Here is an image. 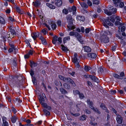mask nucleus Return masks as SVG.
<instances>
[{
  "mask_svg": "<svg viewBox=\"0 0 126 126\" xmlns=\"http://www.w3.org/2000/svg\"><path fill=\"white\" fill-rule=\"evenodd\" d=\"M73 92L75 95H76L77 94H79L80 93V92L78 90H73Z\"/></svg>",
  "mask_w": 126,
  "mask_h": 126,
  "instance_id": "nucleus-47",
  "label": "nucleus"
},
{
  "mask_svg": "<svg viewBox=\"0 0 126 126\" xmlns=\"http://www.w3.org/2000/svg\"><path fill=\"white\" fill-rule=\"evenodd\" d=\"M122 118L121 116H117L116 118V120L118 123L120 124H121L122 123Z\"/></svg>",
  "mask_w": 126,
  "mask_h": 126,
  "instance_id": "nucleus-13",
  "label": "nucleus"
},
{
  "mask_svg": "<svg viewBox=\"0 0 126 126\" xmlns=\"http://www.w3.org/2000/svg\"><path fill=\"white\" fill-rule=\"evenodd\" d=\"M75 63V65L76 67H80V65L78 61L74 62Z\"/></svg>",
  "mask_w": 126,
  "mask_h": 126,
  "instance_id": "nucleus-53",
  "label": "nucleus"
},
{
  "mask_svg": "<svg viewBox=\"0 0 126 126\" xmlns=\"http://www.w3.org/2000/svg\"><path fill=\"white\" fill-rule=\"evenodd\" d=\"M34 6L35 7H37L39 6L41 4V3L40 1L36 0L35 2H33Z\"/></svg>",
  "mask_w": 126,
  "mask_h": 126,
  "instance_id": "nucleus-14",
  "label": "nucleus"
},
{
  "mask_svg": "<svg viewBox=\"0 0 126 126\" xmlns=\"http://www.w3.org/2000/svg\"><path fill=\"white\" fill-rule=\"evenodd\" d=\"M84 51L87 52H90L91 50V48L89 46H85L83 47Z\"/></svg>",
  "mask_w": 126,
  "mask_h": 126,
  "instance_id": "nucleus-16",
  "label": "nucleus"
},
{
  "mask_svg": "<svg viewBox=\"0 0 126 126\" xmlns=\"http://www.w3.org/2000/svg\"><path fill=\"white\" fill-rule=\"evenodd\" d=\"M62 12L63 13L65 14H67L68 13V10L66 9H63L62 11Z\"/></svg>",
  "mask_w": 126,
  "mask_h": 126,
  "instance_id": "nucleus-45",
  "label": "nucleus"
},
{
  "mask_svg": "<svg viewBox=\"0 0 126 126\" xmlns=\"http://www.w3.org/2000/svg\"><path fill=\"white\" fill-rule=\"evenodd\" d=\"M16 34V32L15 30L12 29H11L10 31L7 33L6 36L7 38L12 39V38L14 37Z\"/></svg>",
  "mask_w": 126,
  "mask_h": 126,
  "instance_id": "nucleus-4",
  "label": "nucleus"
},
{
  "mask_svg": "<svg viewBox=\"0 0 126 126\" xmlns=\"http://www.w3.org/2000/svg\"><path fill=\"white\" fill-rule=\"evenodd\" d=\"M16 58H15L13 60V63H12V65L13 67L16 66Z\"/></svg>",
  "mask_w": 126,
  "mask_h": 126,
  "instance_id": "nucleus-29",
  "label": "nucleus"
},
{
  "mask_svg": "<svg viewBox=\"0 0 126 126\" xmlns=\"http://www.w3.org/2000/svg\"><path fill=\"white\" fill-rule=\"evenodd\" d=\"M91 30V29L89 28H86V29L85 31V32L86 33H88Z\"/></svg>",
  "mask_w": 126,
  "mask_h": 126,
  "instance_id": "nucleus-59",
  "label": "nucleus"
},
{
  "mask_svg": "<svg viewBox=\"0 0 126 126\" xmlns=\"http://www.w3.org/2000/svg\"><path fill=\"white\" fill-rule=\"evenodd\" d=\"M78 61L77 59V58L74 57L73 58V63L76 62Z\"/></svg>",
  "mask_w": 126,
  "mask_h": 126,
  "instance_id": "nucleus-55",
  "label": "nucleus"
},
{
  "mask_svg": "<svg viewBox=\"0 0 126 126\" xmlns=\"http://www.w3.org/2000/svg\"><path fill=\"white\" fill-rule=\"evenodd\" d=\"M70 39V37L69 36H67L64 38L63 42L64 44H65L66 42V41H69Z\"/></svg>",
  "mask_w": 126,
  "mask_h": 126,
  "instance_id": "nucleus-33",
  "label": "nucleus"
},
{
  "mask_svg": "<svg viewBox=\"0 0 126 126\" xmlns=\"http://www.w3.org/2000/svg\"><path fill=\"white\" fill-rule=\"evenodd\" d=\"M115 6L117 7L119 6L121 8L123 7L124 5V3L121 2L120 0H112Z\"/></svg>",
  "mask_w": 126,
  "mask_h": 126,
  "instance_id": "nucleus-5",
  "label": "nucleus"
},
{
  "mask_svg": "<svg viewBox=\"0 0 126 126\" xmlns=\"http://www.w3.org/2000/svg\"><path fill=\"white\" fill-rule=\"evenodd\" d=\"M0 22L2 24H4L5 21L3 18L1 16H0Z\"/></svg>",
  "mask_w": 126,
  "mask_h": 126,
  "instance_id": "nucleus-43",
  "label": "nucleus"
},
{
  "mask_svg": "<svg viewBox=\"0 0 126 126\" xmlns=\"http://www.w3.org/2000/svg\"><path fill=\"white\" fill-rule=\"evenodd\" d=\"M57 36H55L53 37V39L52 40V42L53 44H55L56 43V42L57 41Z\"/></svg>",
  "mask_w": 126,
  "mask_h": 126,
  "instance_id": "nucleus-28",
  "label": "nucleus"
},
{
  "mask_svg": "<svg viewBox=\"0 0 126 126\" xmlns=\"http://www.w3.org/2000/svg\"><path fill=\"white\" fill-rule=\"evenodd\" d=\"M113 76L115 77L118 79H123V78H122L121 77H120L119 75L116 74H113Z\"/></svg>",
  "mask_w": 126,
  "mask_h": 126,
  "instance_id": "nucleus-42",
  "label": "nucleus"
},
{
  "mask_svg": "<svg viewBox=\"0 0 126 126\" xmlns=\"http://www.w3.org/2000/svg\"><path fill=\"white\" fill-rule=\"evenodd\" d=\"M32 81L34 84H35L36 83V80L35 78H33L32 79Z\"/></svg>",
  "mask_w": 126,
  "mask_h": 126,
  "instance_id": "nucleus-63",
  "label": "nucleus"
},
{
  "mask_svg": "<svg viewBox=\"0 0 126 126\" xmlns=\"http://www.w3.org/2000/svg\"><path fill=\"white\" fill-rule=\"evenodd\" d=\"M48 24L51 25V28L53 30L55 29L56 27V24L54 23H53L51 21H50Z\"/></svg>",
  "mask_w": 126,
  "mask_h": 126,
  "instance_id": "nucleus-19",
  "label": "nucleus"
},
{
  "mask_svg": "<svg viewBox=\"0 0 126 126\" xmlns=\"http://www.w3.org/2000/svg\"><path fill=\"white\" fill-rule=\"evenodd\" d=\"M34 40L37 38L39 35V33L38 32L33 33L31 34Z\"/></svg>",
  "mask_w": 126,
  "mask_h": 126,
  "instance_id": "nucleus-12",
  "label": "nucleus"
},
{
  "mask_svg": "<svg viewBox=\"0 0 126 126\" xmlns=\"http://www.w3.org/2000/svg\"><path fill=\"white\" fill-rule=\"evenodd\" d=\"M64 87L66 89H68L70 88V86L69 85L66 83H65L63 84Z\"/></svg>",
  "mask_w": 126,
  "mask_h": 126,
  "instance_id": "nucleus-30",
  "label": "nucleus"
},
{
  "mask_svg": "<svg viewBox=\"0 0 126 126\" xmlns=\"http://www.w3.org/2000/svg\"><path fill=\"white\" fill-rule=\"evenodd\" d=\"M41 104L42 105L43 107H44L45 108L47 106V104L46 103H44V102H43Z\"/></svg>",
  "mask_w": 126,
  "mask_h": 126,
  "instance_id": "nucleus-61",
  "label": "nucleus"
},
{
  "mask_svg": "<svg viewBox=\"0 0 126 126\" xmlns=\"http://www.w3.org/2000/svg\"><path fill=\"white\" fill-rule=\"evenodd\" d=\"M40 98L39 99V100L40 104L44 102H45V99L43 96H40Z\"/></svg>",
  "mask_w": 126,
  "mask_h": 126,
  "instance_id": "nucleus-38",
  "label": "nucleus"
},
{
  "mask_svg": "<svg viewBox=\"0 0 126 126\" xmlns=\"http://www.w3.org/2000/svg\"><path fill=\"white\" fill-rule=\"evenodd\" d=\"M17 119V117L16 116H12L11 118V120L13 123H14L16 122Z\"/></svg>",
  "mask_w": 126,
  "mask_h": 126,
  "instance_id": "nucleus-24",
  "label": "nucleus"
},
{
  "mask_svg": "<svg viewBox=\"0 0 126 126\" xmlns=\"http://www.w3.org/2000/svg\"><path fill=\"white\" fill-rule=\"evenodd\" d=\"M103 71V70L101 67H100L98 68V72L102 73Z\"/></svg>",
  "mask_w": 126,
  "mask_h": 126,
  "instance_id": "nucleus-56",
  "label": "nucleus"
},
{
  "mask_svg": "<svg viewBox=\"0 0 126 126\" xmlns=\"http://www.w3.org/2000/svg\"><path fill=\"white\" fill-rule=\"evenodd\" d=\"M84 69L86 71L88 72L91 69V68L88 66L86 65L85 66Z\"/></svg>",
  "mask_w": 126,
  "mask_h": 126,
  "instance_id": "nucleus-34",
  "label": "nucleus"
},
{
  "mask_svg": "<svg viewBox=\"0 0 126 126\" xmlns=\"http://www.w3.org/2000/svg\"><path fill=\"white\" fill-rule=\"evenodd\" d=\"M104 12L105 14L108 15H111V13L110 12V10L109 11L108 10H104Z\"/></svg>",
  "mask_w": 126,
  "mask_h": 126,
  "instance_id": "nucleus-37",
  "label": "nucleus"
},
{
  "mask_svg": "<svg viewBox=\"0 0 126 126\" xmlns=\"http://www.w3.org/2000/svg\"><path fill=\"white\" fill-rule=\"evenodd\" d=\"M65 81L66 82L70 83L72 84L73 86H75V84L74 81L70 78H65Z\"/></svg>",
  "mask_w": 126,
  "mask_h": 126,
  "instance_id": "nucleus-10",
  "label": "nucleus"
},
{
  "mask_svg": "<svg viewBox=\"0 0 126 126\" xmlns=\"http://www.w3.org/2000/svg\"><path fill=\"white\" fill-rule=\"evenodd\" d=\"M45 114L47 115H49L50 114L48 110H47L46 109H44L43 110Z\"/></svg>",
  "mask_w": 126,
  "mask_h": 126,
  "instance_id": "nucleus-41",
  "label": "nucleus"
},
{
  "mask_svg": "<svg viewBox=\"0 0 126 126\" xmlns=\"http://www.w3.org/2000/svg\"><path fill=\"white\" fill-rule=\"evenodd\" d=\"M59 78L61 80H63V81H65V78L63 76L61 75H59Z\"/></svg>",
  "mask_w": 126,
  "mask_h": 126,
  "instance_id": "nucleus-51",
  "label": "nucleus"
},
{
  "mask_svg": "<svg viewBox=\"0 0 126 126\" xmlns=\"http://www.w3.org/2000/svg\"><path fill=\"white\" fill-rule=\"evenodd\" d=\"M9 45L11 48L13 49L14 50H15L16 49V48L15 47L13 43L12 42H9Z\"/></svg>",
  "mask_w": 126,
  "mask_h": 126,
  "instance_id": "nucleus-27",
  "label": "nucleus"
},
{
  "mask_svg": "<svg viewBox=\"0 0 126 126\" xmlns=\"http://www.w3.org/2000/svg\"><path fill=\"white\" fill-rule=\"evenodd\" d=\"M108 18V20L112 22H114L115 21V18L113 17L112 16L109 17Z\"/></svg>",
  "mask_w": 126,
  "mask_h": 126,
  "instance_id": "nucleus-40",
  "label": "nucleus"
},
{
  "mask_svg": "<svg viewBox=\"0 0 126 126\" xmlns=\"http://www.w3.org/2000/svg\"><path fill=\"white\" fill-rule=\"evenodd\" d=\"M88 57L92 58H95L96 57V55L95 53H88L87 55Z\"/></svg>",
  "mask_w": 126,
  "mask_h": 126,
  "instance_id": "nucleus-17",
  "label": "nucleus"
},
{
  "mask_svg": "<svg viewBox=\"0 0 126 126\" xmlns=\"http://www.w3.org/2000/svg\"><path fill=\"white\" fill-rule=\"evenodd\" d=\"M124 24L123 23H121L120 24V26L118 27L119 31L122 32H123L125 31L126 29L125 27L124 26Z\"/></svg>",
  "mask_w": 126,
  "mask_h": 126,
  "instance_id": "nucleus-9",
  "label": "nucleus"
},
{
  "mask_svg": "<svg viewBox=\"0 0 126 126\" xmlns=\"http://www.w3.org/2000/svg\"><path fill=\"white\" fill-rule=\"evenodd\" d=\"M30 66L31 67H33L37 65V63L31 61H30Z\"/></svg>",
  "mask_w": 126,
  "mask_h": 126,
  "instance_id": "nucleus-26",
  "label": "nucleus"
},
{
  "mask_svg": "<svg viewBox=\"0 0 126 126\" xmlns=\"http://www.w3.org/2000/svg\"><path fill=\"white\" fill-rule=\"evenodd\" d=\"M75 36L81 43L82 44L83 43V41L81 40V36L79 33L75 32Z\"/></svg>",
  "mask_w": 126,
  "mask_h": 126,
  "instance_id": "nucleus-8",
  "label": "nucleus"
},
{
  "mask_svg": "<svg viewBox=\"0 0 126 126\" xmlns=\"http://www.w3.org/2000/svg\"><path fill=\"white\" fill-rule=\"evenodd\" d=\"M55 5L57 6L60 7L62 5V0H55Z\"/></svg>",
  "mask_w": 126,
  "mask_h": 126,
  "instance_id": "nucleus-11",
  "label": "nucleus"
},
{
  "mask_svg": "<svg viewBox=\"0 0 126 126\" xmlns=\"http://www.w3.org/2000/svg\"><path fill=\"white\" fill-rule=\"evenodd\" d=\"M40 39L41 40L42 43L43 44L46 45L47 44V43L46 39L43 37L41 36L40 38Z\"/></svg>",
  "mask_w": 126,
  "mask_h": 126,
  "instance_id": "nucleus-21",
  "label": "nucleus"
},
{
  "mask_svg": "<svg viewBox=\"0 0 126 126\" xmlns=\"http://www.w3.org/2000/svg\"><path fill=\"white\" fill-rule=\"evenodd\" d=\"M66 19L67 22L68 23L67 26L68 28V31H71L74 29L75 28V26L73 25V20L71 16L70 15H68L67 16Z\"/></svg>",
  "mask_w": 126,
  "mask_h": 126,
  "instance_id": "nucleus-1",
  "label": "nucleus"
},
{
  "mask_svg": "<svg viewBox=\"0 0 126 126\" xmlns=\"http://www.w3.org/2000/svg\"><path fill=\"white\" fill-rule=\"evenodd\" d=\"M21 78L20 76L18 77H15L12 82H10V86L12 87H13L15 86L18 87L21 84L20 82V79Z\"/></svg>",
  "mask_w": 126,
  "mask_h": 126,
  "instance_id": "nucleus-3",
  "label": "nucleus"
},
{
  "mask_svg": "<svg viewBox=\"0 0 126 126\" xmlns=\"http://www.w3.org/2000/svg\"><path fill=\"white\" fill-rule=\"evenodd\" d=\"M90 124L93 125V126H96L97 125V123H95L92 120L91 121Z\"/></svg>",
  "mask_w": 126,
  "mask_h": 126,
  "instance_id": "nucleus-49",
  "label": "nucleus"
},
{
  "mask_svg": "<svg viewBox=\"0 0 126 126\" xmlns=\"http://www.w3.org/2000/svg\"><path fill=\"white\" fill-rule=\"evenodd\" d=\"M16 10L17 12L20 14H23L24 12L21 10L19 7H16Z\"/></svg>",
  "mask_w": 126,
  "mask_h": 126,
  "instance_id": "nucleus-36",
  "label": "nucleus"
},
{
  "mask_svg": "<svg viewBox=\"0 0 126 126\" xmlns=\"http://www.w3.org/2000/svg\"><path fill=\"white\" fill-rule=\"evenodd\" d=\"M79 3L82 7L86 8H87L88 7V6L85 3L79 2Z\"/></svg>",
  "mask_w": 126,
  "mask_h": 126,
  "instance_id": "nucleus-31",
  "label": "nucleus"
},
{
  "mask_svg": "<svg viewBox=\"0 0 126 126\" xmlns=\"http://www.w3.org/2000/svg\"><path fill=\"white\" fill-rule=\"evenodd\" d=\"M16 101L17 104L21 102H22V101L20 100L19 97H17L16 98Z\"/></svg>",
  "mask_w": 126,
  "mask_h": 126,
  "instance_id": "nucleus-44",
  "label": "nucleus"
},
{
  "mask_svg": "<svg viewBox=\"0 0 126 126\" xmlns=\"http://www.w3.org/2000/svg\"><path fill=\"white\" fill-rule=\"evenodd\" d=\"M92 109H93L94 111L97 113L98 114H99L100 113V111H99L96 108H94V107L93 108H92Z\"/></svg>",
  "mask_w": 126,
  "mask_h": 126,
  "instance_id": "nucleus-46",
  "label": "nucleus"
},
{
  "mask_svg": "<svg viewBox=\"0 0 126 126\" xmlns=\"http://www.w3.org/2000/svg\"><path fill=\"white\" fill-rule=\"evenodd\" d=\"M108 33H109V32L108 31H105L104 32L100 38V40L101 42L105 43L109 42V39L107 36Z\"/></svg>",
  "mask_w": 126,
  "mask_h": 126,
  "instance_id": "nucleus-2",
  "label": "nucleus"
},
{
  "mask_svg": "<svg viewBox=\"0 0 126 126\" xmlns=\"http://www.w3.org/2000/svg\"><path fill=\"white\" fill-rule=\"evenodd\" d=\"M99 3V1L98 0H93V4H98Z\"/></svg>",
  "mask_w": 126,
  "mask_h": 126,
  "instance_id": "nucleus-50",
  "label": "nucleus"
},
{
  "mask_svg": "<svg viewBox=\"0 0 126 126\" xmlns=\"http://www.w3.org/2000/svg\"><path fill=\"white\" fill-rule=\"evenodd\" d=\"M89 77L92 80L94 81L95 82H98V79L95 76L91 75H90L89 76Z\"/></svg>",
  "mask_w": 126,
  "mask_h": 126,
  "instance_id": "nucleus-18",
  "label": "nucleus"
},
{
  "mask_svg": "<svg viewBox=\"0 0 126 126\" xmlns=\"http://www.w3.org/2000/svg\"><path fill=\"white\" fill-rule=\"evenodd\" d=\"M61 46L62 47V50L65 52H67L69 50V49L66 47H65L63 45H61Z\"/></svg>",
  "mask_w": 126,
  "mask_h": 126,
  "instance_id": "nucleus-22",
  "label": "nucleus"
},
{
  "mask_svg": "<svg viewBox=\"0 0 126 126\" xmlns=\"http://www.w3.org/2000/svg\"><path fill=\"white\" fill-rule=\"evenodd\" d=\"M3 122L2 126H8V123L7 121V119L5 117L3 116L2 118Z\"/></svg>",
  "mask_w": 126,
  "mask_h": 126,
  "instance_id": "nucleus-7",
  "label": "nucleus"
},
{
  "mask_svg": "<svg viewBox=\"0 0 126 126\" xmlns=\"http://www.w3.org/2000/svg\"><path fill=\"white\" fill-rule=\"evenodd\" d=\"M57 24L58 25H59L60 26H61L62 24V22L60 20H58L57 22Z\"/></svg>",
  "mask_w": 126,
  "mask_h": 126,
  "instance_id": "nucleus-58",
  "label": "nucleus"
},
{
  "mask_svg": "<svg viewBox=\"0 0 126 126\" xmlns=\"http://www.w3.org/2000/svg\"><path fill=\"white\" fill-rule=\"evenodd\" d=\"M120 21H119L118 20H116L115 23V24L116 25H119V26H120V24H121L120 22H119Z\"/></svg>",
  "mask_w": 126,
  "mask_h": 126,
  "instance_id": "nucleus-57",
  "label": "nucleus"
},
{
  "mask_svg": "<svg viewBox=\"0 0 126 126\" xmlns=\"http://www.w3.org/2000/svg\"><path fill=\"white\" fill-rule=\"evenodd\" d=\"M100 107L103 109L105 110V111L108 113L109 112V110L107 109V108L105 107V105L104 104H101L100 105Z\"/></svg>",
  "mask_w": 126,
  "mask_h": 126,
  "instance_id": "nucleus-20",
  "label": "nucleus"
},
{
  "mask_svg": "<svg viewBox=\"0 0 126 126\" xmlns=\"http://www.w3.org/2000/svg\"><path fill=\"white\" fill-rule=\"evenodd\" d=\"M76 18L78 20H80L82 21H84L85 18L81 16H78L76 17Z\"/></svg>",
  "mask_w": 126,
  "mask_h": 126,
  "instance_id": "nucleus-25",
  "label": "nucleus"
},
{
  "mask_svg": "<svg viewBox=\"0 0 126 126\" xmlns=\"http://www.w3.org/2000/svg\"><path fill=\"white\" fill-rule=\"evenodd\" d=\"M110 20H108V19H105L104 20V21L103 23V25L106 28L108 27L107 25H110L112 26L113 25V24L111 23L110 21Z\"/></svg>",
  "mask_w": 126,
  "mask_h": 126,
  "instance_id": "nucleus-6",
  "label": "nucleus"
},
{
  "mask_svg": "<svg viewBox=\"0 0 126 126\" xmlns=\"http://www.w3.org/2000/svg\"><path fill=\"white\" fill-rule=\"evenodd\" d=\"M87 84L88 86L92 87L93 86V85L91 82L90 81H87Z\"/></svg>",
  "mask_w": 126,
  "mask_h": 126,
  "instance_id": "nucleus-60",
  "label": "nucleus"
},
{
  "mask_svg": "<svg viewBox=\"0 0 126 126\" xmlns=\"http://www.w3.org/2000/svg\"><path fill=\"white\" fill-rule=\"evenodd\" d=\"M46 4L47 6L51 9H54L55 8V7L54 5L48 3H47Z\"/></svg>",
  "mask_w": 126,
  "mask_h": 126,
  "instance_id": "nucleus-23",
  "label": "nucleus"
},
{
  "mask_svg": "<svg viewBox=\"0 0 126 126\" xmlns=\"http://www.w3.org/2000/svg\"><path fill=\"white\" fill-rule=\"evenodd\" d=\"M79 98L81 99L83 98L84 97V94L82 93H80V94H79Z\"/></svg>",
  "mask_w": 126,
  "mask_h": 126,
  "instance_id": "nucleus-52",
  "label": "nucleus"
},
{
  "mask_svg": "<svg viewBox=\"0 0 126 126\" xmlns=\"http://www.w3.org/2000/svg\"><path fill=\"white\" fill-rule=\"evenodd\" d=\"M46 29H44L42 31V32L43 33L44 35L46 34Z\"/></svg>",
  "mask_w": 126,
  "mask_h": 126,
  "instance_id": "nucleus-54",
  "label": "nucleus"
},
{
  "mask_svg": "<svg viewBox=\"0 0 126 126\" xmlns=\"http://www.w3.org/2000/svg\"><path fill=\"white\" fill-rule=\"evenodd\" d=\"M72 9L73 11V12L74 14L77 10L75 6H73L72 7Z\"/></svg>",
  "mask_w": 126,
  "mask_h": 126,
  "instance_id": "nucleus-48",
  "label": "nucleus"
},
{
  "mask_svg": "<svg viewBox=\"0 0 126 126\" xmlns=\"http://www.w3.org/2000/svg\"><path fill=\"white\" fill-rule=\"evenodd\" d=\"M60 90L62 94H65L67 93V92L64 89L62 88H60Z\"/></svg>",
  "mask_w": 126,
  "mask_h": 126,
  "instance_id": "nucleus-35",
  "label": "nucleus"
},
{
  "mask_svg": "<svg viewBox=\"0 0 126 126\" xmlns=\"http://www.w3.org/2000/svg\"><path fill=\"white\" fill-rule=\"evenodd\" d=\"M68 73L70 74L72 76H73L75 74V72H70L69 70L68 72Z\"/></svg>",
  "mask_w": 126,
  "mask_h": 126,
  "instance_id": "nucleus-62",
  "label": "nucleus"
},
{
  "mask_svg": "<svg viewBox=\"0 0 126 126\" xmlns=\"http://www.w3.org/2000/svg\"><path fill=\"white\" fill-rule=\"evenodd\" d=\"M86 119V116L85 115H83L80 117V119L81 121L85 120Z\"/></svg>",
  "mask_w": 126,
  "mask_h": 126,
  "instance_id": "nucleus-39",
  "label": "nucleus"
},
{
  "mask_svg": "<svg viewBox=\"0 0 126 126\" xmlns=\"http://www.w3.org/2000/svg\"><path fill=\"white\" fill-rule=\"evenodd\" d=\"M87 102L91 108V109L93 108V103L92 101H91L89 99H88L87 100Z\"/></svg>",
  "mask_w": 126,
  "mask_h": 126,
  "instance_id": "nucleus-15",
  "label": "nucleus"
},
{
  "mask_svg": "<svg viewBox=\"0 0 126 126\" xmlns=\"http://www.w3.org/2000/svg\"><path fill=\"white\" fill-rule=\"evenodd\" d=\"M109 10H110V12L111 13V15L112 14L115 13L117 12V9L116 8H112L111 9H109Z\"/></svg>",
  "mask_w": 126,
  "mask_h": 126,
  "instance_id": "nucleus-32",
  "label": "nucleus"
},
{
  "mask_svg": "<svg viewBox=\"0 0 126 126\" xmlns=\"http://www.w3.org/2000/svg\"><path fill=\"white\" fill-rule=\"evenodd\" d=\"M120 77H121L122 78H123V77L124 76L125 74L124 72H122L120 74Z\"/></svg>",
  "mask_w": 126,
  "mask_h": 126,
  "instance_id": "nucleus-64",
  "label": "nucleus"
}]
</instances>
